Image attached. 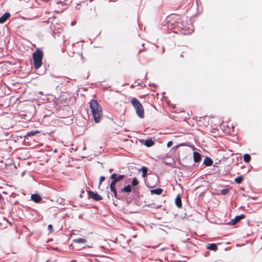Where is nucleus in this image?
<instances>
[{
  "instance_id": "1",
  "label": "nucleus",
  "mask_w": 262,
  "mask_h": 262,
  "mask_svg": "<svg viewBox=\"0 0 262 262\" xmlns=\"http://www.w3.org/2000/svg\"><path fill=\"white\" fill-rule=\"evenodd\" d=\"M178 25L179 26L178 30H180L184 35L190 34L193 32V27L190 18H181L180 23H178Z\"/></svg>"
},
{
  "instance_id": "6",
  "label": "nucleus",
  "mask_w": 262,
  "mask_h": 262,
  "mask_svg": "<svg viewBox=\"0 0 262 262\" xmlns=\"http://www.w3.org/2000/svg\"><path fill=\"white\" fill-rule=\"evenodd\" d=\"M90 196L95 201H99L102 199L101 196L99 195L97 192L93 191H89Z\"/></svg>"
},
{
  "instance_id": "2",
  "label": "nucleus",
  "mask_w": 262,
  "mask_h": 262,
  "mask_svg": "<svg viewBox=\"0 0 262 262\" xmlns=\"http://www.w3.org/2000/svg\"><path fill=\"white\" fill-rule=\"evenodd\" d=\"M90 107L96 123L100 122L102 115V108L96 100H92L90 102Z\"/></svg>"
},
{
  "instance_id": "22",
  "label": "nucleus",
  "mask_w": 262,
  "mask_h": 262,
  "mask_svg": "<svg viewBox=\"0 0 262 262\" xmlns=\"http://www.w3.org/2000/svg\"><path fill=\"white\" fill-rule=\"evenodd\" d=\"M138 184H139L138 180L136 178H134L132 180V186H137Z\"/></svg>"
},
{
  "instance_id": "28",
  "label": "nucleus",
  "mask_w": 262,
  "mask_h": 262,
  "mask_svg": "<svg viewBox=\"0 0 262 262\" xmlns=\"http://www.w3.org/2000/svg\"><path fill=\"white\" fill-rule=\"evenodd\" d=\"M110 189H111V191L113 192L117 191L115 186V187H110Z\"/></svg>"
},
{
  "instance_id": "11",
  "label": "nucleus",
  "mask_w": 262,
  "mask_h": 262,
  "mask_svg": "<svg viewBox=\"0 0 262 262\" xmlns=\"http://www.w3.org/2000/svg\"><path fill=\"white\" fill-rule=\"evenodd\" d=\"M175 204L178 208L182 207L181 199L179 195H178L175 198Z\"/></svg>"
},
{
  "instance_id": "38",
  "label": "nucleus",
  "mask_w": 262,
  "mask_h": 262,
  "mask_svg": "<svg viewBox=\"0 0 262 262\" xmlns=\"http://www.w3.org/2000/svg\"><path fill=\"white\" fill-rule=\"evenodd\" d=\"M2 197V195L0 193V198Z\"/></svg>"
},
{
  "instance_id": "15",
  "label": "nucleus",
  "mask_w": 262,
  "mask_h": 262,
  "mask_svg": "<svg viewBox=\"0 0 262 262\" xmlns=\"http://www.w3.org/2000/svg\"><path fill=\"white\" fill-rule=\"evenodd\" d=\"M37 133H38V130H33L27 132V134L25 136V137L27 138L28 137L33 136Z\"/></svg>"
},
{
  "instance_id": "16",
  "label": "nucleus",
  "mask_w": 262,
  "mask_h": 262,
  "mask_svg": "<svg viewBox=\"0 0 262 262\" xmlns=\"http://www.w3.org/2000/svg\"><path fill=\"white\" fill-rule=\"evenodd\" d=\"M207 249L210 250L216 251L217 249V247L215 244H211L207 247Z\"/></svg>"
},
{
  "instance_id": "7",
  "label": "nucleus",
  "mask_w": 262,
  "mask_h": 262,
  "mask_svg": "<svg viewBox=\"0 0 262 262\" xmlns=\"http://www.w3.org/2000/svg\"><path fill=\"white\" fill-rule=\"evenodd\" d=\"M10 17V14L9 13H5L1 17H0V24L4 23Z\"/></svg>"
},
{
  "instance_id": "9",
  "label": "nucleus",
  "mask_w": 262,
  "mask_h": 262,
  "mask_svg": "<svg viewBox=\"0 0 262 262\" xmlns=\"http://www.w3.org/2000/svg\"><path fill=\"white\" fill-rule=\"evenodd\" d=\"M31 198V200L35 203H38L41 200V197L38 194H33Z\"/></svg>"
},
{
  "instance_id": "31",
  "label": "nucleus",
  "mask_w": 262,
  "mask_h": 262,
  "mask_svg": "<svg viewBox=\"0 0 262 262\" xmlns=\"http://www.w3.org/2000/svg\"><path fill=\"white\" fill-rule=\"evenodd\" d=\"M113 193H114V195L115 198H118V195H117V191L114 192Z\"/></svg>"
},
{
  "instance_id": "14",
  "label": "nucleus",
  "mask_w": 262,
  "mask_h": 262,
  "mask_svg": "<svg viewBox=\"0 0 262 262\" xmlns=\"http://www.w3.org/2000/svg\"><path fill=\"white\" fill-rule=\"evenodd\" d=\"M163 190L161 188H157L154 189H151L150 190V193L151 194H155L157 195L161 194L162 193Z\"/></svg>"
},
{
  "instance_id": "10",
  "label": "nucleus",
  "mask_w": 262,
  "mask_h": 262,
  "mask_svg": "<svg viewBox=\"0 0 262 262\" xmlns=\"http://www.w3.org/2000/svg\"><path fill=\"white\" fill-rule=\"evenodd\" d=\"M193 160L195 162H199L201 159V155L197 151L193 152Z\"/></svg>"
},
{
  "instance_id": "25",
  "label": "nucleus",
  "mask_w": 262,
  "mask_h": 262,
  "mask_svg": "<svg viewBox=\"0 0 262 262\" xmlns=\"http://www.w3.org/2000/svg\"><path fill=\"white\" fill-rule=\"evenodd\" d=\"M117 182L113 180V181L110 184V187H115Z\"/></svg>"
},
{
  "instance_id": "3",
  "label": "nucleus",
  "mask_w": 262,
  "mask_h": 262,
  "mask_svg": "<svg viewBox=\"0 0 262 262\" xmlns=\"http://www.w3.org/2000/svg\"><path fill=\"white\" fill-rule=\"evenodd\" d=\"M181 17L178 15H172L168 18L167 21V27L168 29L172 30L177 29L178 30L179 26L178 23H180Z\"/></svg>"
},
{
  "instance_id": "37",
  "label": "nucleus",
  "mask_w": 262,
  "mask_h": 262,
  "mask_svg": "<svg viewBox=\"0 0 262 262\" xmlns=\"http://www.w3.org/2000/svg\"><path fill=\"white\" fill-rule=\"evenodd\" d=\"M112 169H110V172H111V171H112Z\"/></svg>"
},
{
  "instance_id": "29",
  "label": "nucleus",
  "mask_w": 262,
  "mask_h": 262,
  "mask_svg": "<svg viewBox=\"0 0 262 262\" xmlns=\"http://www.w3.org/2000/svg\"><path fill=\"white\" fill-rule=\"evenodd\" d=\"M172 144V142L170 141L169 142H168L167 144V147H170L171 146V145Z\"/></svg>"
},
{
  "instance_id": "24",
  "label": "nucleus",
  "mask_w": 262,
  "mask_h": 262,
  "mask_svg": "<svg viewBox=\"0 0 262 262\" xmlns=\"http://www.w3.org/2000/svg\"><path fill=\"white\" fill-rule=\"evenodd\" d=\"M229 190L228 189H224L221 190V194L223 195H225L227 193H228Z\"/></svg>"
},
{
  "instance_id": "17",
  "label": "nucleus",
  "mask_w": 262,
  "mask_h": 262,
  "mask_svg": "<svg viewBox=\"0 0 262 262\" xmlns=\"http://www.w3.org/2000/svg\"><path fill=\"white\" fill-rule=\"evenodd\" d=\"M131 190H132V188H131L130 185H127V186L124 187L121 189V191H122V192H127V193L130 192L131 191Z\"/></svg>"
},
{
  "instance_id": "18",
  "label": "nucleus",
  "mask_w": 262,
  "mask_h": 262,
  "mask_svg": "<svg viewBox=\"0 0 262 262\" xmlns=\"http://www.w3.org/2000/svg\"><path fill=\"white\" fill-rule=\"evenodd\" d=\"M244 161L246 163H248L251 160V156L250 155L246 154L243 156Z\"/></svg>"
},
{
  "instance_id": "20",
  "label": "nucleus",
  "mask_w": 262,
  "mask_h": 262,
  "mask_svg": "<svg viewBox=\"0 0 262 262\" xmlns=\"http://www.w3.org/2000/svg\"><path fill=\"white\" fill-rule=\"evenodd\" d=\"M141 169V171L142 172V177L145 178L147 176V172L148 169L145 166H142Z\"/></svg>"
},
{
  "instance_id": "12",
  "label": "nucleus",
  "mask_w": 262,
  "mask_h": 262,
  "mask_svg": "<svg viewBox=\"0 0 262 262\" xmlns=\"http://www.w3.org/2000/svg\"><path fill=\"white\" fill-rule=\"evenodd\" d=\"M213 161L211 158L209 157H206L204 160L203 163L207 166H209L212 164Z\"/></svg>"
},
{
  "instance_id": "30",
  "label": "nucleus",
  "mask_w": 262,
  "mask_h": 262,
  "mask_svg": "<svg viewBox=\"0 0 262 262\" xmlns=\"http://www.w3.org/2000/svg\"><path fill=\"white\" fill-rule=\"evenodd\" d=\"M48 229L50 231H52V226L51 225H49L48 226Z\"/></svg>"
},
{
  "instance_id": "34",
  "label": "nucleus",
  "mask_w": 262,
  "mask_h": 262,
  "mask_svg": "<svg viewBox=\"0 0 262 262\" xmlns=\"http://www.w3.org/2000/svg\"><path fill=\"white\" fill-rule=\"evenodd\" d=\"M38 93H39V94L43 95V93H42V92H41V91H40V92H38Z\"/></svg>"
},
{
  "instance_id": "39",
  "label": "nucleus",
  "mask_w": 262,
  "mask_h": 262,
  "mask_svg": "<svg viewBox=\"0 0 262 262\" xmlns=\"http://www.w3.org/2000/svg\"><path fill=\"white\" fill-rule=\"evenodd\" d=\"M1 188V187H0V188Z\"/></svg>"
},
{
  "instance_id": "26",
  "label": "nucleus",
  "mask_w": 262,
  "mask_h": 262,
  "mask_svg": "<svg viewBox=\"0 0 262 262\" xmlns=\"http://www.w3.org/2000/svg\"><path fill=\"white\" fill-rule=\"evenodd\" d=\"M105 177L104 176H101L100 177V180H99V185L101 184V183L104 181Z\"/></svg>"
},
{
  "instance_id": "35",
  "label": "nucleus",
  "mask_w": 262,
  "mask_h": 262,
  "mask_svg": "<svg viewBox=\"0 0 262 262\" xmlns=\"http://www.w3.org/2000/svg\"><path fill=\"white\" fill-rule=\"evenodd\" d=\"M154 178H155V179H158V177H157V176H155V177H154Z\"/></svg>"
},
{
  "instance_id": "23",
  "label": "nucleus",
  "mask_w": 262,
  "mask_h": 262,
  "mask_svg": "<svg viewBox=\"0 0 262 262\" xmlns=\"http://www.w3.org/2000/svg\"><path fill=\"white\" fill-rule=\"evenodd\" d=\"M124 177V175H119L118 177H116L115 179L114 180V181H116V182H117L118 181H120L121 180H122Z\"/></svg>"
},
{
  "instance_id": "19",
  "label": "nucleus",
  "mask_w": 262,
  "mask_h": 262,
  "mask_svg": "<svg viewBox=\"0 0 262 262\" xmlns=\"http://www.w3.org/2000/svg\"><path fill=\"white\" fill-rule=\"evenodd\" d=\"M74 242L75 243H86V239L83 238H78L74 239Z\"/></svg>"
},
{
  "instance_id": "27",
  "label": "nucleus",
  "mask_w": 262,
  "mask_h": 262,
  "mask_svg": "<svg viewBox=\"0 0 262 262\" xmlns=\"http://www.w3.org/2000/svg\"><path fill=\"white\" fill-rule=\"evenodd\" d=\"M117 176V174L116 173H113L111 176V179H113V180L115 179L116 177Z\"/></svg>"
},
{
  "instance_id": "21",
  "label": "nucleus",
  "mask_w": 262,
  "mask_h": 262,
  "mask_svg": "<svg viewBox=\"0 0 262 262\" xmlns=\"http://www.w3.org/2000/svg\"><path fill=\"white\" fill-rule=\"evenodd\" d=\"M243 180V178L242 176H240L236 177L234 179V182L237 184H240L242 183Z\"/></svg>"
},
{
  "instance_id": "32",
  "label": "nucleus",
  "mask_w": 262,
  "mask_h": 262,
  "mask_svg": "<svg viewBox=\"0 0 262 262\" xmlns=\"http://www.w3.org/2000/svg\"><path fill=\"white\" fill-rule=\"evenodd\" d=\"M75 23V21H73V23H72L71 25L73 26Z\"/></svg>"
},
{
  "instance_id": "8",
  "label": "nucleus",
  "mask_w": 262,
  "mask_h": 262,
  "mask_svg": "<svg viewBox=\"0 0 262 262\" xmlns=\"http://www.w3.org/2000/svg\"><path fill=\"white\" fill-rule=\"evenodd\" d=\"M245 217L244 214H241L239 215L236 216L235 217L234 219L232 220V224H235L238 223L239 221Z\"/></svg>"
},
{
  "instance_id": "36",
  "label": "nucleus",
  "mask_w": 262,
  "mask_h": 262,
  "mask_svg": "<svg viewBox=\"0 0 262 262\" xmlns=\"http://www.w3.org/2000/svg\"><path fill=\"white\" fill-rule=\"evenodd\" d=\"M181 57H183V55L181 54Z\"/></svg>"
},
{
  "instance_id": "4",
  "label": "nucleus",
  "mask_w": 262,
  "mask_h": 262,
  "mask_svg": "<svg viewBox=\"0 0 262 262\" xmlns=\"http://www.w3.org/2000/svg\"><path fill=\"white\" fill-rule=\"evenodd\" d=\"M131 103L136 110L137 116L140 118H143L144 117V108L141 103L135 98L132 99Z\"/></svg>"
},
{
  "instance_id": "33",
  "label": "nucleus",
  "mask_w": 262,
  "mask_h": 262,
  "mask_svg": "<svg viewBox=\"0 0 262 262\" xmlns=\"http://www.w3.org/2000/svg\"><path fill=\"white\" fill-rule=\"evenodd\" d=\"M57 149H56V148H55V149L53 150V152H57Z\"/></svg>"
},
{
  "instance_id": "5",
  "label": "nucleus",
  "mask_w": 262,
  "mask_h": 262,
  "mask_svg": "<svg viewBox=\"0 0 262 262\" xmlns=\"http://www.w3.org/2000/svg\"><path fill=\"white\" fill-rule=\"evenodd\" d=\"M32 56L35 68L39 69L42 64V52L37 49L33 53Z\"/></svg>"
},
{
  "instance_id": "13",
  "label": "nucleus",
  "mask_w": 262,
  "mask_h": 262,
  "mask_svg": "<svg viewBox=\"0 0 262 262\" xmlns=\"http://www.w3.org/2000/svg\"><path fill=\"white\" fill-rule=\"evenodd\" d=\"M155 142L151 139H147L145 141L144 145L147 147H151L154 145Z\"/></svg>"
}]
</instances>
